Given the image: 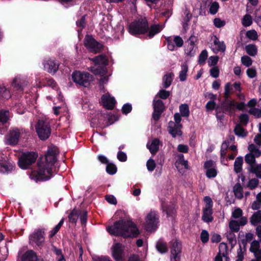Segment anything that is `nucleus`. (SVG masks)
I'll use <instances>...</instances> for the list:
<instances>
[{
    "instance_id": "obj_14",
    "label": "nucleus",
    "mask_w": 261,
    "mask_h": 261,
    "mask_svg": "<svg viewBox=\"0 0 261 261\" xmlns=\"http://www.w3.org/2000/svg\"><path fill=\"white\" fill-rule=\"evenodd\" d=\"M167 42L168 49L173 51L176 49V47H181L184 44L182 39L179 36H170L166 38Z\"/></svg>"
},
{
    "instance_id": "obj_23",
    "label": "nucleus",
    "mask_w": 261,
    "mask_h": 261,
    "mask_svg": "<svg viewBox=\"0 0 261 261\" xmlns=\"http://www.w3.org/2000/svg\"><path fill=\"white\" fill-rule=\"evenodd\" d=\"M247 220L246 217H241L239 221L236 220H231L229 223V226L231 231H238L240 225H244L246 224Z\"/></svg>"
},
{
    "instance_id": "obj_54",
    "label": "nucleus",
    "mask_w": 261,
    "mask_h": 261,
    "mask_svg": "<svg viewBox=\"0 0 261 261\" xmlns=\"http://www.w3.org/2000/svg\"><path fill=\"white\" fill-rule=\"evenodd\" d=\"M227 252L228 248L227 244L225 243H220L219 247V253L227 255Z\"/></svg>"
},
{
    "instance_id": "obj_18",
    "label": "nucleus",
    "mask_w": 261,
    "mask_h": 261,
    "mask_svg": "<svg viewBox=\"0 0 261 261\" xmlns=\"http://www.w3.org/2000/svg\"><path fill=\"white\" fill-rule=\"evenodd\" d=\"M206 175L208 178H214L217 174L215 162L212 160L206 161L204 164Z\"/></svg>"
},
{
    "instance_id": "obj_61",
    "label": "nucleus",
    "mask_w": 261,
    "mask_h": 261,
    "mask_svg": "<svg viewBox=\"0 0 261 261\" xmlns=\"http://www.w3.org/2000/svg\"><path fill=\"white\" fill-rule=\"evenodd\" d=\"M200 238L202 243H206L209 239V234L208 232L205 230H202L201 233Z\"/></svg>"
},
{
    "instance_id": "obj_58",
    "label": "nucleus",
    "mask_w": 261,
    "mask_h": 261,
    "mask_svg": "<svg viewBox=\"0 0 261 261\" xmlns=\"http://www.w3.org/2000/svg\"><path fill=\"white\" fill-rule=\"evenodd\" d=\"M64 223V219H62L60 222L50 231V237L54 236L60 229Z\"/></svg>"
},
{
    "instance_id": "obj_44",
    "label": "nucleus",
    "mask_w": 261,
    "mask_h": 261,
    "mask_svg": "<svg viewBox=\"0 0 261 261\" xmlns=\"http://www.w3.org/2000/svg\"><path fill=\"white\" fill-rule=\"evenodd\" d=\"M226 237L229 241V244H231L233 247L237 243L236 236L232 231H230L226 233Z\"/></svg>"
},
{
    "instance_id": "obj_47",
    "label": "nucleus",
    "mask_w": 261,
    "mask_h": 261,
    "mask_svg": "<svg viewBox=\"0 0 261 261\" xmlns=\"http://www.w3.org/2000/svg\"><path fill=\"white\" fill-rule=\"evenodd\" d=\"M156 247L158 251L161 253H165L168 250L166 244L162 242H158L156 245Z\"/></svg>"
},
{
    "instance_id": "obj_20",
    "label": "nucleus",
    "mask_w": 261,
    "mask_h": 261,
    "mask_svg": "<svg viewBox=\"0 0 261 261\" xmlns=\"http://www.w3.org/2000/svg\"><path fill=\"white\" fill-rule=\"evenodd\" d=\"M25 79L21 75H17L14 78L11 83V87L16 90H22L23 86L27 85Z\"/></svg>"
},
{
    "instance_id": "obj_55",
    "label": "nucleus",
    "mask_w": 261,
    "mask_h": 261,
    "mask_svg": "<svg viewBox=\"0 0 261 261\" xmlns=\"http://www.w3.org/2000/svg\"><path fill=\"white\" fill-rule=\"evenodd\" d=\"M249 113L255 116V117H261V108L258 109L256 108H250L249 110Z\"/></svg>"
},
{
    "instance_id": "obj_30",
    "label": "nucleus",
    "mask_w": 261,
    "mask_h": 261,
    "mask_svg": "<svg viewBox=\"0 0 261 261\" xmlns=\"http://www.w3.org/2000/svg\"><path fill=\"white\" fill-rule=\"evenodd\" d=\"M171 254H180L181 244L177 240H173L171 242Z\"/></svg>"
},
{
    "instance_id": "obj_11",
    "label": "nucleus",
    "mask_w": 261,
    "mask_h": 261,
    "mask_svg": "<svg viewBox=\"0 0 261 261\" xmlns=\"http://www.w3.org/2000/svg\"><path fill=\"white\" fill-rule=\"evenodd\" d=\"M45 240V232L43 230L36 229L29 236L30 243L42 247Z\"/></svg>"
},
{
    "instance_id": "obj_2",
    "label": "nucleus",
    "mask_w": 261,
    "mask_h": 261,
    "mask_svg": "<svg viewBox=\"0 0 261 261\" xmlns=\"http://www.w3.org/2000/svg\"><path fill=\"white\" fill-rule=\"evenodd\" d=\"M111 234L121 236L124 238L135 237L139 234L136 225L129 218H125L115 222L113 226L107 228Z\"/></svg>"
},
{
    "instance_id": "obj_51",
    "label": "nucleus",
    "mask_w": 261,
    "mask_h": 261,
    "mask_svg": "<svg viewBox=\"0 0 261 261\" xmlns=\"http://www.w3.org/2000/svg\"><path fill=\"white\" fill-rule=\"evenodd\" d=\"M219 9V4L217 2H212L210 6L209 11L211 14L214 15L217 13Z\"/></svg>"
},
{
    "instance_id": "obj_19",
    "label": "nucleus",
    "mask_w": 261,
    "mask_h": 261,
    "mask_svg": "<svg viewBox=\"0 0 261 261\" xmlns=\"http://www.w3.org/2000/svg\"><path fill=\"white\" fill-rule=\"evenodd\" d=\"M112 255L116 261H121L124 255L123 246L120 243L115 244L112 247Z\"/></svg>"
},
{
    "instance_id": "obj_22",
    "label": "nucleus",
    "mask_w": 261,
    "mask_h": 261,
    "mask_svg": "<svg viewBox=\"0 0 261 261\" xmlns=\"http://www.w3.org/2000/svg\"><path fill=\"white\" fill-rule=\"evenodd\" d=\"M45 69L50 73H55L58 69L59 64L55 60L49 59L44 63Z\"/></svg>"
},
{
    "instance_id": "obj_24",
    "label": "nucleus",
    "mask_w": 261,
    "mask_h": 261,
    "mask_svg": "<svg viewBox=\"0 0 261 261\" xmlns=\"http://www.w3.org/2000/svg\"><path fill=\"white\" fill-rule=\"evenodd\" d=\"M164 25L160 24H154L150 27L149 29L147 27V30L145 32L146 38H151L155 34L159 33L163 29Z\"/></svg>"
},
{
    "instance_id": "obj_27",
    "label": "nucleus",
    "mask_w": 261,
    "mask_h": 261,
    "mask_svg": "<svg viewBox=\"0 0 261 261\" xmlns=\"http://www.w3.org/2000/svg\"><path fill=\"white\" fill-rule=\"evenodd\" d=\"M160 142L158 139H154L147 144V147L150 152L152 154H155L159 149Z\"/></svg>"
},
{
    "instance_id": "obj_25",
    "label": "nucleus",
    "mask_w": 261,
    "mask_h": 261,
    "mask_svg": "<svg viewBox=\"0 0 261 261\" xmlns=\"http://www.w3.org/2000/svg\"><path fill=\"white\" fill-rule=\"evenodd\" d=\"M22 261H43L39 259L36 253L32 250L26 251L21 257Z\"/></svg>"
},
{
    "instance_id": "obj_35",
    "label": "nucleus",
    "mask_w": 261,
    "mask_h": 261,
    "mask_svg": "<svg viewBox=\"0 0 261 261\" xmlns=\"http://www.w3.org/2000/svg\"><path fill=\"white\" fill-rule=\"evenodd\" d=\"M11 96L10 91L5 86H0V99H8Z\"/></svg>"
},
{
    "instance_id": "obj_9",
    "label": "nucleus",
    "mask_w": 261,
    "mask_h": 261,
    "mask_svg": "<svg viewBox=\"0 0 261 261\" xmlns=\"http://www.w3.org/2000/svg\"><path fill=\"white\" fill-rule=\"evenodd\" d=\"M159 216L155 211H151L146 216L145 227L147 231H152L156 229L158 226Z\"/></svg>"
},
{
    "instance_id": "obj_40",
    "label": "nucleus",
    "mask_w": 261,
    "mask_h": 261,
    "mask_svg": "<svg viewBox=\"0 0 261 261\" xmlns=\"http://www.w3.org/2000/svg\"><path fill=\"white\" fill-rule=\"evenodd\" d=\"M188 67L187 64H184L181 66V71L179 72V79L181 81H184L187 78V73Z\"/></svg>"
},
{
    "instance_id": "obj_17",
    "label": "nucleus",
    "mask_w": 261,
    "mask_h": 261,
    "mask_svg": "<svg viewBox=\"0 0 261 261\" xmlns=\"http://www.w3.org/2000/svg\"><path fill=\"white\" fill-rule=\"evenodd\" d=\"M164 106L161 100H154V111L152 114V117L154 120L157 121L159 119L160 116L164 110Z\"/></svg>"
},
{
    "instance_id": "obj_56",
    "label": "nucleus",
    "mask_w": 261,
    "mask_h": 261,
    "mask_svg": "<svg viewBox=\"0 0 261 261\" xmlns=\"http://www.w3.org/2000/svg\"><path fill=\"white\" fill-rule=\"evenodd\" d=\"M242 63L246 67H249L252 65V61L251 59L247 56H244L241 58Z\"/></svg>"
},
{
    "instance_id": "obj_57",
    "label": "nucleus",
    "mask_w": 261,
    "mask_h": 261,
    "mask_svg": "<svg viewBox=\"0 0 261 261\" xmlns=\"http://www.w3.org/2000/svg\"><path fill=\"white\" fill-rule=\"evenodd\" d=\"M246 36L248 38L252 40H256L258 38L257 32L254 30L247 31L246 33Z\"/></svg>"
},
{
    "instance_id": "obj_6",
    "label": "nucleus",
    "mask_w": 261,
    "mask_h": 261,
    "mask_svg": "<svg viewBox=\"0 0 261 261\" xmlns=\"http://www.w3.org/2000/svg\"><path fill=\"white\" fill-rule=\"evenodd\" d=\"M37 158V154L34 152H28L21 154L18 160V165L22 169L28 168L34 163Z\"/></svg>"
},
{
    "instance_id": "obj_50",
    "label": "nucleus",
    "mask_w": 261,
    "mask_h": 261,
    "mask_svg": "<svg viewBox=\"0 0 261 261\" xmlns=\"http://www.w3.org/2000/svg\"><path fill=\"white\" fill-rule=\"evenodd\" d=\"M106 171L109 174L113 175L116 173L117 167L114 164L110 162L106 166Z\"/></svg>"
},
{
    "instance_id": "obj_36",
    "label": "nucleus",
    "mask_w": 261,
    "mask_h": 261,
    "mask_svg": "<svg viewBox=\"0 0 261 261\" xmlns=\"http://www.w3.org/2000/svg\"><path fill=\"white\" fill-rule=\"evenodd\" d=\"M250 222L253 225H256L261 222V211L255 212L251 217Z\"/></svg>"
},
{
    "instance_id": "obj_45",
    "label": "nucleus",
    "mask_w": 261,
    "mask_h": 261,
    "mask_svg": "<svg viewBox=\"0 0 261 261\" xmlns=\"http://www.w3.org/2000/svg\"><path fill=\"white\" fill-rule=\"evenodd\" d=\"M252 23V17L249 14H246L244 16L242 20V24L245 27H249L251 25Z\"/></svg>"
},
{
    "instance_id": "obj_37",
    "label": "nucleus",
    "mask_w": 261,
    "mask_h": 261,
    "mask_svg": "<svg viewBox=\"0 0 261 261\" xmlns=\"http://www.w3.org/2000/svg\"><path fill=\"white\" fill-rule=\"evenodd\" d=\"M80 214V211L73 209L68 216V219L70 222L75 223Z\"/></svg>"
},
{
    "instance_id": "obj_1",
    "label": "nucleus",
    "mask_w": 261,
    "mask_h": 261,
    "mask_svg": "<svg viewBox=\"0 0 261 261\" xmlns=\"http://www.w3.org/2000/svg\"><path fill=\"white\" fill-rule=\"evenodd\" d=\"M57 147H49L45 154V163H38L36 170L31 173L32 179H49L54 177L56 172L55 164L58 153Z\"/></svg>"
},
{
    "instance_id": "obj_13",
    "label": "nucleus",
    "mask_w": 261,
    "mask_h": 261,
    "mask_svg": "<svg viewBox=\"0 0 261 261\" xmlns=\"http://www.w3.org/2000/svg\"><path fill=\"white\" fill-rule=\"evenodd\" d=\"M14 163L7 160V157L0 151V172L8 173L14 168Z\"/></svg>"
},
{
    "instance_id": "obj_52",
    "label": "nucleus",
    "mask_w": 261,
    "mask_h": 261,
    "mask_svg": "<svg viewBox=\"0 0 261 261\" xmlns=\"http://www.w3.org/2000/svg\"><path fill=\"white\" fill-rule=\"evenodd\" d=\"M207 57V51L206 50H202L199 56L198 63L201 65L204 64Z\"/></svg>"
},
{
    "instance_id": "obj_10",
    "label": "nucleus",
    "mask_w": 261,
    "mask_h": 261,
    "mask_svg": "<svg viewBox=\"0 0 261 261\" xmlns=\"http://www.w3.org/2000/svg\"><path fill=\"white\" fill-rule=\"evenodd\" d=\"M36 130L38 137L41 140H46L50 136V126L48 122L46 121L39 120L36 126Z\"/></svg>"
},
{
    "instance_id": "obj_38",
    "label": "nucleus",
    "mask_w": 261,
    "mask_h": 261,
    "mask_svg": "<svg viewBox=\"0 0 261 261\" xmlns=\"http://www.w3.org/2000/svg\"><path fill=\"white\" fill-rule=\"evenodd\" d=\"M173 77V74L172 73H169L166 74L163 79V86L165 88H167L171 84Z\"/></svg>"
},
{
    "instance_id": "obj_29",
    "label": "nucleus",
    "mask_w": 261,
    "mask_h": 261,
    "mask_svg": "<svg viewBox=\"0 0 261 261\" xmlns=\"http://www.w3.org/2000/svg\"><path fill=\"white\" fill-rule=\"evenodd\" d=\"M223 109L229 114L232 113L236 109V102L234 100H226L223 104Z\"/></svg>"
},
{
    "instance_id": "obj_12",
    "label": "nucleus",
    "mask_w": 261,
    "mask_h": 261,
    "mask_svg": "<svg viewBox=\"0 0 261 261\" xmlns=\"http://www.w3.org/2000/svg\"><path fill=\"white\" fill-rule=\"evenodd\" d=\"M84 44L88 50L94 54L100 52L102 48V45L97 42L91 36L87 35L84 39Z\"/></svg>"
},
{
    "instance_id": "obj_49",
    "label": "nucleus",
    "mask_w": 261,
    "mask_h": 261,
    "mask_svg": "<svg viewBox=\"0 0 261 261\" xmlns=\"http://www.w3.org/2000/svg\"><path fill=\"white\" fill-rule=\"evenodd\" d=\"M9 114L8 111L0 110V122L6 123L9 118Z\"/></svg>"
},
{
    "instance_id": "obj_46",
    "label": "nucleus",
    "mask_w": 261,
    "mask_h": 261,
    "mask_svg": "<svg viewBox=\"0 0 261 261\" xmlns=\"http://www.w3.org/2000/svg\"><path fill=\"white\" fill-rule=\"evenodd\" d=\"M245 161L246 163L249 165V167L255 165V157L250 153H248L245 155Z\"/></svg>"
},
{
    "instance_id": "obj_32",
    "label": "nucleus",
    "mask_w": 261,
    "mask_h": 261,
    "mask_svg": "<svg viewBox=\"0 0 261 261\" xmlns=\"http://www.w3.org/2000/svg\"><path fill=\"white\" fill-rule=\"evenodd\" d=\"M243 158L242 156H238L236 158L234 163V170L237 173H240L242 171Z\"/></svg>"
},
{
    "instance_id": "obj_15",
    "label": "nucleus",
    "mask_w": 261,
    "mask_h": 261,
    "mask_svg": "<svg viewBox=\"0 0 261 261\" xmlns=\"http://www.w3.org/2000/svg\"><path fill=\"white\" fill-rule=\"evenodd\" d=\"M20 135V132L17 128H13L10 130L8 134L5 137L6 144L10 145L17 144Z\"/></svg>"
},
{
    "instance_id": "obj_63",
    "label": "nucleus",
    "mask_w": 261,
    "mask_h": 261,
    "mask_svg": "<svg viewBox=\"0 0 261 261\" xmlns=\"http://www.w3.org/2000/svg\"><path fill=\"white\" fill-rule=\"evenodd\" d=\"M214 24L218 28H221L225 24V22L219 18H216L214 19Z\"/></svg>"
},
{
    "instance_id": "obj_64",
    "label": "nucleus",
    "mask_w": 261,
    "mask_h": 261,
    "mask_svg": "<svg viewBox=\"0 0 261 261\" xmlns=\"http://www.w3.org/2000/svg\"><path fill=\"white\" fill-rule=\"evenodd\" d=\"M228 257L226 255H222L220 253H218L215 258V261H227Z\"/></svg>"
},
{
    "instance_id": "obj_8",
    "label": "nucleus",
    "mask_w": 261,
    "mask_h": 261,
    "mask_svg": "<svg viewBox=\"0 0 261 261\" xmlns=\"http://www.w3.org/2000/svg\"><path fill=\"white\" fill-rule=\"evenodd\" d=\"M174 118L175 122L170 121L168 123V129L169 134L173 137H176L182 135V132L180 130L181 125L180 124L181 121L180 115L178 113L175 114Z\"/></svg>"
},
{
    "instance_id": "obj_41",
    "label": "nucleus",
    "mask_w": 261,
    "mask_h": 261,
    "mask_svg": "<svg viewBox=\"0 0 261 261\" xmlns=\"http://www.w3.org/2000/svg\"><path fill=\"white\" fill-rule=\"evenodd\" d=\"M245 49L247 53L251 56H255L257 54V47L254 44L246 45Z\"/></svg>"
},
{
    "instance_id": "obj_7",
    "label": "nucleus",
    "mask_w": 261,
    "mask_h": 261,
    "mask_svg": "<svg viewBox=\"0 0 261 261\" xmlns=\"http://www.w3.org/2000/svg\"><path fill=\"white\" fill-rule=\"evenodd\" d=\"M72 79L75 83L85 87L88 86L92 81V76L90 73L77 71L72 73Z\"/></svg>"
},
{
    "instance_id": "obj_28",
    "label": "nucleus",
    "mask_w": 261,
    "mask_h": 261,
    "mask_svg": "<svg viewBox=\"0 0 261 261\" xmlns=\"http://www.w3.org/2000/svg\"><path fill=\"white\" fill-rule=\"evenodd\" d=\"M249 250L251 252L253 253L254 256H260L261 248H260L259 242L257 240L252 241Z\"/></svg>"
},
{
    "instance_id": "obj_5",
    "label": "nucleus",
    "mask_w": 261,
    "mask_h": 261,
    "mask_svg": "<svg viewBox=\"0 0 261 261\" xmlns=\"http://www.w3.org/2000/svg\"><path fill=\"white\" fill-rule=\"evenodd\" d=\"M147 28V21L145 18H140L130 24L129 32L132 35L145 34Z\"/></svg>"
},
{
    "instance_id": "obj_42",
    "label": "nucleus",
    "mask_w": 261,
    "mask_h": 261,
    "mask_svg": "<svg viewBox=\"0 0 261 261\" xmlns=\"http://www.w3.org/2000/svg\"><path fill=\"white\" fill-rule=\"evenodd\" d=\"M180 115L182 117H187L189 116L190 112L189 106L187 104H182L179 107Z\"/></svg>"
},
{
    "instance_id": "obj_21",
    "label": "nucleus",
    "mask_w": 261,
    "mask_h": 261,
    "mask_svg": "<svg viewBox=\"0 0 261 261\" xmlns=\"http://www.w3.org/2000/svg\"><path fill=\"white\" fill-rule=\"evenodd\" d=\"M101 102L103 106L109 109H112L116 103L114 97L110 96L109 93L102 95Z\"/></svg>"
},
{
    "instance_id": "obj_33",
    "label": "nucleus",
    "mask_w": 261,
    "mask_h": 261,
    "mask_svg": "<svg viewBox=\"0 0 261 261\" xmlns=\"http://www.w3.org/2000/svg\"><path fill=\"white\" fill-rule=\"evenodd\" d=\"M162 208L163 212H165L167 217H173L175 213V206L173 205H168L165 203H162Z\"/></svg>"
},
{
    "instance_id": "obj_60",
    "label": "nucleus",
    "mask_w": 261,
    "mask_h": 261,
    "mask_svg": "<svg viewBox=\"0 0 261 261\" xmlns=\"http://www.w3.org/2000/svg\"><path fill=\"white\" fill-rule=\"evenodd\" d=\"M243 212L240 208L235 209L232 213V217L234 219H240L242 217Z\"/></svg>"
},
{
    "instance_id": "obj_43",
    "label": "nucleus",
    "mask_w": 261,
    "mask_h": 261,
    "mask_svg": "<svg viewBox=\"0 0 261 261\" xmlns=\"http://www.w3.org/2000/svg\"><path fill=\"white\" fill-rule=\"evenodd\" d=\"M233 192L237 198L241 199L243 197L242 187L240 184H237L234 186Z\"/></svg>"
},
{
    "instance_id": "obj_62",
    "label": "nucleus",
    "mask_w": 261,
    "mask_h": 261,
    "mask_svg": "<svg viewBox=\"0 0 261 261\" xmlns=\"http://www.w3.org/2000/svg\"><path fill=\"white\" fill-rule=\"evenodd\" d=\"M146 166L149 171H152L155 167L154 161L152 159L148 160L146 163Z\"/></svg>"
},
{
    "instance_id": "obj_4",
    "label": "nucleus",
    "mask_w": 261,
    "mask_h": 261,
    "mask_svg": "<svg viewBox=\"0 0 261 261\" xmlns=\"http://www.w3.org/2000/svg\"><path fill=\"white\" fill-rule=\"evenodd\" d=\"M221 163L226 165L225 159L228 158L229 160H233L237 155L238 151L236 145H230L228 141H224L222 144L221 147Z\"/></svg>"
},
{
    "instance_id": "obj_31",
    "label": "nucleus",
    "mask_w": 261,
    "mask_h": 261,
    "mask_svg": "<svg viewBox=\"0 0 261 261\" xmlns=\"http://www.w3.org/2000/svg\"><path fill=\"white\" fill-rule=\"evenodd\" d=\"M248 171L251 173L255 174L258 178H261V164H255L248 167Z\"/></svg>"
},
{
    "instance_id": "obj_34",
    "label": "nucleus",
    "mask_w": 261,
    "mask_h": 261,
    "mask_svg": "<svg viewBox=\"0 0 261 261\" xmlns=\"http://www.w3.org/2000/svg\"><path fill=\"white\" fill-rule=\"evenodd\" d=\"M212 214V210H203L202 220L207 223L211 222L213 220Z\"/></svg>"
},
{
    "instance_id": "obj_59",
    "label": "nucleus",
    "mask_w": 261,
    "mask_h": 261,
    "mask_svg": "<svg viewBox=\"0 0 261 261\" xmlns=\"http://www.w3.org/2000/svg\"><path fill=\"white\" fill-rule=\"evenodd\" d=\"M219 60V57L217 56H211L207 61L208 65L210 66H216Z\"/></svg>"
},
{
    "instance_id": "obj_16",
    "label": "nucleus",
    "mask_w": 261,
    "mask_h": 261,
    "mask_svg": "<svg viewBox=\"0 0 261 261\" xmlns=\"http://www.w3.org/2000/svg\"><path fill=\"white\" fill-rule=\"evenodd\" d=\"M242 87L240 82H235L233 85H231L230 83H227L224 86V96L227 98L231 93H238L241 92Z\"/></svg>"
},
{
    "instance_id": "obj_39",
    "label": "nucleus",
    "mask_w": 261,
    "mask_h": 261,
    "mask_svg": "<svg viewBox=\"0 0 261 261\" xmlns=\"http://www.w3.org/2000/svg\"><path fill=\"white\" fill-rule=\"evenodd\" d=\"M248 150L250 153L253 154L255 158L261 155V151L254 144H250L248 146Z\"/></svg>"
},
{
    "instance_id": "obj_3",
    "label": "nucleus",
    "mask_w": 261,
    "mask_h": 261,
    "mask_svg": "<svg viewBox=\"0 0 261 261\" xmlns=\"http://www.w3.org/2000/svg\"><path fill=\"white\" fill-rule=\"evenodd\" d=\"M95 64V66L91 67V70L95 74H100L102 77L100 79L101 84L106 83L108 80L107 76H103L106 72L105 66L108 64V59L105 55H100L97 57L90 59Z\"/></svg>"
},
{
    "instance_id": "obj_53",
    "label": "nucleus",
    "mask_w": 261,
    "mask_h": 261,
    "mask_svg": "<svg viewBox=\"0 0 261 261\" xmlns=\"http://www.w3.org/2000/svg\"><path fill=\"white\" fill-rule=\"evenodd\" d=\"M234 131L237 136L243 137L246 135V132L240 125L236 126Z\"/></svg>"
},
{
    "instance_id": "obj_48",
    "label": "nucleus",
    "mask_w": 261,
    "mask_h": 261,
    "mask_svg": "<svg viewBox=\"0 0 261 261\" xmlns=\"http://www.w3.org/2000/svg\"><path fill=\"white\" fill-rule=\"evenodd\" d=\"M203 200L205 202V205L203 210H212L213 202L211 198L206 196L204 197Z\"/></svg>"
},
{
    "instance_id": "obj_26",
    "label": "nucleus",
    "mask_w": 261,
    "mask_h": 261,
    "mask_svg": "<svg viewBox=\"0 0 261 261\" xmlns=\"http://www.w3.org/2000/svg\"><path fill=\"white\" fill-rule=\"evenodd\" d=\"M211 48L215 53L219 51L223 52L225 50V45L223 42H220L217 37H215L213 44L211 45Z\"/></svg>"
}]
</instances>
